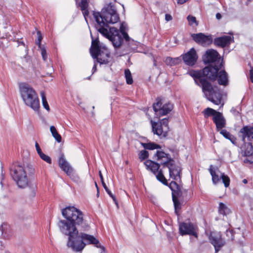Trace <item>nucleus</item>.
<instances>
[{
    "label": "nucleus",
    "instance_id": "nucleus-1",
    "mask_svg": "<svg viewBox=\"0 0 253 253\" xmlns=\"http://www.w3.org/2000/svg\"><path fill=\"white\" fill-rule=\"evenodd\" d=\"M65 219L60 220L58 223L59 230L63 234L68 236L67 246L74 251L80 252L85 244H93L100 248L104 252V248L99 244V241L93 236L79 232L77 226L83 231H87L89 226L84 219L82 212L74 207H68L62 210Z\"/></svg>",
    "mask_w": 253,
    "mask_h": 253
},
{
    "label": "nucleus",
    "instance_id": "nucleus-2",
    "mask_svg": "<svg viewBox=\"0 0 253 253\" xmlns=\"http://www.w3.org/2000/svg\"><path fill=\"white\" fill-rule=\"evenodd\" d=\"M92 15L95 21L94 27L96 30L107 38L115 49L120 47L122 39L118 29L108 26L109 24L116 23L120 20L115 5L109 3L102 9L101 12L92 11Z\"/></svg>",
    "mask_w": 253,
    "mask_h": 253
},
{
    "label": "nucleus",
    "instance_id": "nucleus-3",
    "mask_svg": "<svg viewBox=\"0 0 253 253\" xmlns=\"http://www.w3.org/2000/svg\"><path fill=\"white\" fill-rule=\"evenodd\" d=\"M153 159L157 162L151 160H147L144 164L147 169H150L154 173L158 172L156 177L158 180L164 184H167V179L164 176L162 169L159 170L161 165L163 168H168L169 170V176L175 180L180 179L181 171V167L177 165L170 156L162 151H157L154 155Z\"/></svg>",
    "mask_w": 253,
    "mask_h": 253
},
{
    "label": "nucleus",
    "instance_id": "nucleus-4",
    "mask_svg": "<svg viewBox=\"0 0 253 253\" xmlns=\"http://www.w3.org/2000/svg\"><path fill=\"white\" fill-rule=\"evenodd\" d=\"M34 173V168L28 164H16L11 169V176L20 188L28 186L29 181L27 175H32Z\"/></svg>",
    "mask_w": 253,
    "mask_h": 253
},
{
    "label": "nucleus",
    "instance_id": "nucleus-5",
    "mask_svg": "<svg viewBox=\"0 0 253 253\" xmlns=\"http://www.w3.org/2000/svg\"><path fill=\"white\" fill-rule=\"evenodd\" d=\"M20 92L21 97L26 105L30 107L35 112H39L40 100L35 90L29 84H20Z\"/></svg>",
    "mask_w": 253,
    "mask_h": 253
},
{
    "label": "nucleus",
    "instance_id": "nucleus-6",
    "mask_svg": "<svg viewBox=\"0 0 253 253\" xmlns=\"http://www.w3.org/2000/svg\"><path fill=\"white\" fill-rule=\"evenodd\" d=\"M188 73L194 78L195 83L202 87L203 91L206 97L210 96V94L215 89L206 79L201 78V73L200 72L192 70L189 71Z\"/></svg>",
    "mask_w": 253,
    "mask_h": 253
},
{
    "label": "nucleus",
    "instance_id": "nucleus-7",
    "mask_svg": "<svg viewBox=\"0 0 253 253\" xmlns=\"http://www.w3.org/2000/svg\"><path fill=\"white\" fill-rule=\"evenodd\" d=\"M203 63H223V59L218 52L213 49L207 50L202 57Z\"/></svg>",
    "mask_w": 253,
    "mask_h": 253
},
{
    "label": "nucleus",
    "instance_id": "nucleus-8",
    "mask_svg": "<svg viewBox=\"0 0 253 253\" xmlns=\"http://www.w3.org/2000/svg\"><path fill=\"white\" fill-rule=\"evenodd\" d=\"M209 65L204 68L202 71H197L201 73V78L209 79L210 81H215L217 78L219 68L216 64H209Z\"/></svg>",
    "mask_w": 253,
    "mask_h": 253
},
{
    "label": "nucleus",
    "instance_id": "nucleus-9",
    "mask_svg": "<svg viewBox=\"0 0 253 253\" xmlns=\"http://www.w3.org/2000/svg\"><path fill=\"white\" fill-rule=\"evenodd\" d=\"M162 102L159 99L157 102L153 104V108L157 117L166 115L169 113L173 109V105L170 103H166L162 107Z\"/></svg>",
    "mask_w": 253,
    "mask_h": 253
},
{
    "label": "nucleus",
    "instance_id": "nucleus-10",
    "mask_svg": "<svg viewBox=\"0 0 253 253\" xmlns=\"http://www.w3.org/2000/svg\"><path fill=\"white\" fill-rule=\"evenodd\" d=\"M127 29V27L126 24L125 22H123L121 24L120 29H118L119 34L121 35V39H122V42L121 44V46L123 43L124 40H125V41L127 42V49L128 48V46H130L129 44H130V42H132L133 43V46L131 47V48L132 50H135L136 49L137 43L131 40L129 37L128 34L126 32Z\"/></svg>",
    "mask_w": 253,
    "mask_h": 253
},
{
    "label": "nucleus",
    "instance_id": "nucleus-11",
    "mask_svg": "<svg viewBox=\"0 0 253 253\" xmlns=\"http://www.w3.org/2000/svg\"><path fill=\"white\" fill-rule=\"evenodd\" d=\"M191 37L196 43L203 46L209 45L212 42L211 36H206L202 33L193 34Z\"/></svg>",
    "mask_w": 253,
    "mask_h": 253
},
{
    "label": "nucleus",
    "instance_id": "nucleus-12",
    "mask_svg": "<svg viewBox=\"0 0 253 253\" xmlns=\"http://www.w3.org/2000/svg\"><path fill=\"white\" fill-rule=\"evenodd\" d=\"M179 229L180 233L182 235L188 234L193 235L196 237H197L196 226L190 222L180 223Z\"/></svg>",
    "mask_w": 253,
    "mask_h": 253
},
{
    "label": "nucleus",
    "instance_id": "nucleus-13",
    "mask_svg": "<svg viewBox=\"0 0 253 253\" xmlns=\"http://www.w3.org/2000/svg\"><path fill=\"white\" fill-rule=\"evenodd\" d=\"M182 60L184 63H196L198 56L195 49L192 47L184 54L181 55Z\"/></svg>",
    "mask_w": 253,
    "mask_h": 253
},
{
    "label": "nucleus",
    "instance_id": "nucleus-14",
    "mask_svg": "<svg viewBox=\"0 0 253 253\" xmlns=\"http://www.w3.org/2000/svg\"><path fill=\"white\" fill-rule=\"evenodd\" d=\"M241 149L242 155L248 157L245 161L248 162L250 163H253V149L252 144L251 143L245 142L241 147Z\"/></svg>",
    "mask_w": 253,
    "mask_h": 253
},
{
    "label": "nucleus",
    "instance_id": "nucleus-15",
    "mask_svg": "<svg viewBox=\"0 0 253 253\" xmlns=\"http://www.w3.org/2000/svg\"><path fill=\"white\" fill-rule=\"evenodd\" d=\"M210 239L211 243L214 246L216 252H217L224 245V242L219 232H211Z\"/></svg>",
    "mask_w": 253,
    "mask_h": 253
},
{
    "label": "nucleus",
    "instance_id": "nucleus-16",
    "mask_svg": "<svg viewBox=\"0 0 253 253\" xmlns=\"http://www.w3.org/2000/svg\"><path fill=\"white\" fill-rule=\"evenodd\" d=\"M91 38L92 39L91 45L90 48V53L93 59H97L99 56V52L101 48L99 45V41L98 38L94 39L91 34Z\"/></svg>",
    "mask_w": 253,
    "mask_h": 253
},
{
    "label": "nucleus",
    "instance_id": "nucleus-17",
    "mask_svg": "<svg viewBox=\"0 0 253 253\" xmlns=\"http://www.w3.org/2000/svg\"><path fill=\"white\" fill-rule=\"evenodd\" d=\"M233 41V37L230 36H223L215 38L214 40V43L217 46L224 47L230 45Z\"/></svg>",
    "mask_w": 253,
    "mask_h": 253
},
{
    "label": "nucleus",
    "instance_id": "nucleus-18",
    "mask_svg": "<svg viewBox=\"0 0 253 253\" xmlns=\"http://www.w3.org/2000/svg\"><path fill=\"white\" fill-rule=\"evenodd\" d=\"M208 99L215 105H220V107L224 105V101L222 100V96L221 93L215 89L211 94L210 96L207 97Z\"/></svg>",
    "mask_w": 253,
    "mask_h": 253
},
{
    "label": "nucleus",
    "instance_id": "nucleus-19",
    "mask_svg": "<svg viewBox=\"0 0 253 253\" xmlns=\"http://www.w3.org/2000/svg\"><path fill=\"white\" fill-rule=\"evenodd\" d=\"M1 238L4 240H9L13 235L10 226L6 223H2L0 227Z\"/></svg>",
    "mask_w": 253,
    "mask_h": 253
},
{
    "label": "nucleus",
    "instance_id": "nucleus-20",
    "mask_svg": "<svg viewBox=\"0 0 253 253\" xmlns=\"http://www.w3.org/2000/svg\"><path fill=\"white\" fill-rule=\"evenodd\" d=\"M59 166L68 175H71L72 174L73 168L64 159V156L63 154L61 155L59 159Z\"/></svg>",
    "mask_w": 253,
    "mask_h": 253
},
{
    "label": "nucleus",
    "instance_id": "nucleus-21",
    "mask_svg": "<svg viewBox=\"0 0 253 253\" xmlns=\"http://www.w3.org/2000/svg\"><path fill=\"white\" fill-rule=\"evenodd\" d=\"M212 120L215 123L218 130L225 126L226 121L221 113L218 112L215 116L213 117Z\"/></svg>",
    "mask_w": 253,
    "mask_h": 253
},
{
    "label": "nucleus",
    "instance_id": "nucleus-22",
    "mask_svg": "<svg viewBox=\"0 0 253 253\" xmlns=\"http://www.w3.org/2000/svg\"><path fill=\"white\" fill-rule=\"evenodd\" d=\"M153 131L154 134H156L159 136L165 137L167 134V128H165L164 129L163 126L158 124L157 123L153 122L152 120L151 121Z\"/></svg>",
    "mask_w": 253,
    "mask_h": 253
},
{
    "label": "nucleus",
    "instance_id": "nucleus-23",
    "mask_svg": "<svg viewBox=\"0 0 253 253\" xmlns=\"http://www.w3.org/2000/svg\"><path fill=\"white\" fill-rule=\"evenodd\" d=\"M240 132L242 134V140L244 142L246 137L249 140L253 139V127L244 126L240 129Z\"/></svg>",
    "mask_w": 253,
    "mask_h": 253
},
{
    "label": "nucleus",
    "instance_id": "nucleus-24",
    "mask_svg": "<svg viewBox=\"0 0 253 253\" xmlns=\"http://www.w3.org/2000/svg\"><path fill=\"white\" fill-rule=\"evenodd\" d=\"M110 57V52L107 49L103 48L99 52V56L96 59L97 63H108V58Z\"/></svg>",
    "mask_w": 253,
    "mask_h": 253
},
{
    "label": "nucleus",
    "instance_id": "nucleus-25",
    "mask_svg": "<svg viewBox=\"0 0 253 253\" xmlns=\"http://www.w3.org/2000/svg\"><path fill=\"white\" fill-rule=\"evenodd\" d=\"M88 6V3L87 0H81V1L79 3V6L81 8L85 20L87 24V17L89 14V11L87 9Z\"/></svg>",
    "mask_w": 253,
    "mask_h": 253
},
{
    "label": "nucleus",
    "instance_id": "nucleus-26",
    "mask_svg": "<svg viewBox=\"0 0 253 253\" xmlns=\"http://www.w3.org/2000/svg\"><path fill=\"white\" fill-rule=\"evenodd\" d=\"M217 77L219 84L225 86L228 84L227 74L224 71L218 72Z\"/></svg>",
    "mask_w": 253,
    "mask_h": 253
},
{
    "label": "nucleus",
    "instance_id": "nucleus-27",
    "mask_svg": "<svg viewBox=\"0 0 253 253\" xmlns=\"http://www.w3.org/2000/svg\"><path fill=\"white\" fill-rule=\"evenodd\" d=\"M182 56L181 55L179 57L172 58L170 57H167L164 60V61L165 63H180L182 61Z\"/></svg>",
    "mask_w": 253,
    "mask_h": 253
},
{
    "label": "nucleus",
    "instance_id": "nucleus-28",
    "mask_svg": "<svg viewBox=\"0 0 253 253\" xmlns=\"http://www.w3.org/2000/svg\"><path fill=\"white\" fill-rule=\"evenodd\" d=\"M50 130L51 131V133L53 136V137L55 139V140L58 142H60L61 141V135L58 133L56 128L54 126H52L50 127Z\"/></svg>",
    "mask_w": 253,
    "mask_h": 253
},
{
    "label": "nucleus",
    "instance_id": "nucleus-29",
    "mask_svg": "<svg viewBox=\"0 0 253 253\" xmlns=\"http://www.w3.org/2000/svg\"><path fill=\"white\" fill-rule=\"evenodd\" d=\"M220 133L226 138L229 139L232 143L235 144L236 143V138L227 130L221 129Z\"/></svg>",
    "mask_w": 253,
    "mask_h": 253
},
{
    "label": "nucleus",
    "instance_id": "nucleus-30",
    "mask_svg": "<svg viewBox=\"0 0 253 253\" xmlns=\"http://www.w3.org/2000/svg\"><path fill=\"white\" fill-rule=\"evenodd\" d=\"M219 212L220 214L226 215L230 212V211L223 203H220Z\"/></svg>",
    "mask_w": 253,
    "mask_h": 253
},
{
    "label": "nucleus",
    "instance_id": "nucleus-31",
    "mask_svg": "<svg viewBox=\"0 0 253 253\" xmlns=\"http://www.w3.org/2000/svg\"><path fill=\"white\" fill-rule=\"evenodd\" d=\"M141 145L145 149L149 150H153L160 148L159 145L155 144V143H141Z\"/></svg>",
    "mask_w": 253,
    "mask_h": 253
},
{
    "label": "nucleus",
    "instance_id": "nucleus-32",
    "mask_svg": "<svg viewBox=\"0 0 253 253\" xmlns=\"http://www.w3.org/2000/svg\"><path fill=\"white\" fill-rule=\"evenodd\" d=\"M204 115L205 117L206 118H208V117L210 116H215L217 114V113H218V112L215 111V110L211 108H207L204 111Z\"/></svg>",
    "mask_w": 253,
    "mask_h": 253
},
{
    "label": "nucleus",
    "instance_id": "nucleus-33",
    "mask_svg": "<svg viewBox=\"0 0 253 253\" xmlns=\"http://www.w3.org/2000/svg\"><path fill=\"white\" fill-rule=\"evenodd\" d=\"M212 166H211L210 171L211 174L212 176V182L214 184H215L220 180V178L219 177V176L216 174L215 172L212 169Z\"/></svg>",
    "mask_w": 253,
    "mask_h": 253
},
{
    "label": "nucleus",
    "instance_id": "nucleus-34",
    "mask_svg": "<svg viewBox=\"0 0 253 253\" xmlns=\"http://www.w3.org/2000/svg\"><path fill=\"white\" fill-rule=\"evenodd\" d=\"M125 75L126 83L129 84H132L133 83V79L130 71L128 69H126L125 70Z\"/></svg>",
    "mask_w": 253,
    "mask_h": 253
},
{
    "label": "nucleus",
    "instance_id": "nucleus-35",
    "mask_svg": "<svg viewBox=\"0 0 253 253\" xmlns=\"http://www.w3.org/2000/svg\"><path fill=\"white\" fill-rule=\"evenodd\" d=\"M41 94L42 99V105L43 106V107L46 110L49 111L50 110V108L48 106V103L46 101V97L44 94V93L43 91H42L41 92Z\"/></svg>",
    "mask_w": 253,
    "mask_h": 253
},
{
    "label": "nucleus",
    "instance_id": "nucleus-36",
    "mask_svg": "<svg viewBox=\"0 0 253 253\" xmlns=\"http://www.w3.org/2000/svg\"><path fill=\"white\" fill-rule=\"evenodd\" d=\"M104 188L105 189L106 191L107 192V193L109 195V196L112 198L113 200L114 201V202H115V204L116 205V206L117 207H118V202H117V201L115 198V197L114 196V195H113V194L111 193V192L109 190V189H108V188L107 187V186H106V184L105 183V182H103V184H102Z\"/></svg>",
    "mask_w": 253,
    "mask_h": 253
},
{
    "label": "nucleus",
    "instance_id": "nucleus-37",
    "mask_svg": "<svg viewBox=\"0 0 253 253\" xmlns=\"http://www.w3.org/2000/svg\"><path fill=\"white\" fill-rule=\"evenodd\" d=\"M187 19L188 21V23L189 25L193 26L195 24V26H197L198 25V23L196 20V18L195 17L192 15H188L187 17Z\"/></svg>",
    "mask_w": 253,
    "mask_h": 253
},
{
    "label": "nucleus",
    "instance_id": "nucleus-38",
    "mask_svg": "<svg viewBox=\"0 0 253 253\" xmlns=\"http://www.w3.org/2000/svg\"><path fill=\"white\" fill-rule=\"evenodd\" d=\"M37 39L36 40L35 42L39 48L42 47L43 46H42V44H41V42L42 40V33L40 31H38L37 32Z\"/></svg>",
    "mask_w": 253,
    "mask_h": 253
},
{
    "label": "nucleus",
    "instance_id": "nucleus-39",
    "mask_svg": "<svg viewBox=\"0 0 253 253\" xmlns=\"http://www.w3.org/2000/svg\"><path fill=\"white\" fill-rule=\"evenodd\" d=\"M220 178L222 179L225 187H228L230 184V179L229 177L227 175H225L224 173H222Z\"/></svg>",
    "mask_w": 253,
    "mask_h": 253
},
{
    "label": "nucleus",
    "instance_id": "nucleus-40",
    "mask_svg": "<svg viewBox=\"0 0 253 253\" xmlns=\"http://www.w3.org/2000/svg\"><path fill=\"white\" fill-rule=\"evenodd\" d=\"M149 153L146 150H141L139 153V159L141 161L147 159L148 157Z\"/></svg>",
    "mask_w": 253,
    "mask_h": 253
},
{
    "label": "nucleus",
    "instance_id": "nucleus-41",
    "mask_svg": "<svg viewBox=\"0 0 253 253\" xmlns=\"http://www.w3.org/2000/svg\"><path fill=\"white\" fill-rule=\"evenodd\" d=\"M172 200L174 205L175 211L177 213V210H179L181 208L180 203L178 202L176 198L173 195L172 196Z\"/></svg>",
    "mask_w": 253,
    "mask_h": 253
},
{
    "label": "nucleus",
    "instance_id": "nucleus-42",
    "mask_svg": "<svg viewBox=\"0 0 253 253\" xmlns=\"http://www.w3.org/2000/svg\"><path fill=\"white\" fill-rule=\"evenodd\" d=\"M39 156H40V158L42 160L45 161L46 162H47L48 164L51 163V160L48 156L45 155V154H44L42 152V153H41L40 154H39Z\"/></svg>",
    "mask_w": 253,
    "mask_h": 253
},
{
    "label": "nucleus",
    "instance_id": "nucleus-43",
    "mask_svg": "<svg viewBox=\"0 0 253 253\" xmlns=\"http://www.w3.org/2000/svg\"><path fill=\"white\" fill-rule=\"evenodd\" d=\"M40 48L41 50V54L43 60L44 61H46V59L47 58V55L46 54L45 48L44 47Z\"/></svg>",
    "mask_w": 253,
    "mask_h": 253
},
{
    "label": "nucleus",
    "instance_id": "nucleus-44",
    "mask_svg": "<svg viewBox=\"0 0 253 253\" xmlns=\"http://www.w3.org/2000/svg\"><path fill=\"white\" fill-rule=\"evenodd\" d=\"M160 124L164 126L167 129H168V120L167 119L165 118L162 120Z\"/></svg>",
    "mask_w": 253,
    "mask_h": 253
},
{
    "label": "nucleus",
    "instance_id": "nucleus-45",
    "mask_svg": "<svg viewBox=\"0 0 253 253\" xmlns=\"http://www.w3.org/2000/svg\"><path fill=\"white\" fill-rule=\"evenodd\" d=\"M35 146H36V148L37 153H38L39 155L42 152L40 147L39 144L37 142L36 143Z\"/></svg>",
    "mask_w": 253,
    "mask_h": 253
},
{
    "label": "nucleus",
    "instance_id": "nucleus-46",
    "mask_svg": "<svg viewBox=\"0 0 253 253\" xmlns=\"http://www.w3.org/2000/svg\"><path fill=\"white\" fill-rule=\"evenodd\" d=\"M250 78L251 82L253 83V67H251V69L250 71Z\"/></svg>",
    "mask_w": 253,
    "mask_h": 253
},
{
    "label": "nucleus",
    "instance_id": "nucleus-47",
    "mask_svg": "<svg viewBox=\"0 0 253 253\" xmlns=\"http://www.w3.org/2000/svg\"><path fill=\"white\" fill-rule=\"evenodd\" d=\"M172 17L170 14H165V20L167 21H169L172 20Z\"/></svg>",
    "mask_w": 253,
    "mask_h": 253
},
{
    "label": "nucleus",
    "instance_id": "nucleus-48",
    "mask_svg": "<svg viewBox=\"0 0 253 253\" xmlns=\"http://www.w3.org/2000/svg\"><path fill=\"white\" fill-rule=\"evenodd\" d=\"M188 0H177V2L179 4H182L186 2Z\"/></svg>",
    "mask_w": 253,
    "mask_h": 253
},
{
    "label": "nucleus",
    "instance_id": "nucleus-49",
    "mask_svg": "<svg viewBox=\"0 0 253 253\" xmlns=\"http://www.w3.org/2000/svg\"><path fill=\"white\" fill-rule=\"evenodd\" d=\"M99 176H100V179L101 181L102 184H103V182H104V181L103 180V177L102 174L100 171H99Z\"/></svg>",
    "mask_w": 253,
    "mask_h": 253
},
{
    "label": "nucleus",
    "instance_id": "nucleus-50",
    "mask_svg": "<svg viewBox=\"0 0 253 253\" xmlns=\"http://www.w3.org/2000/svg\"><path fill=\"white\" fill-rule=\"evenodd\" d=\"M216 18L217 19H218V20L221 19V14L219 13H217L216 14Z\"/></svg>",
    "mask_w": 253,
    "mask_h": 253
},
{
    "label": "nucleus",
    "instance_id": "nucleus-51",
    "mask_svg": "<svg viewBox=\"0 0 253 253\" xmlns=\"http://www.w3.org/2000/svg\"><path fill=\"white\" fill-rule=\"evenodd\" d=\"M96 69V65H94V66H93V67L92 68V70H93V73H92V74H93L94 72H95Z\"/></svg>",
    "mask_w": 253,
    "mask_h": 253
},
{
    "label": "nucleus",
    "instance_id": "nucleus-52",
    "mask_svg": "<svg viewBox=\"0 0 253 253\" xmlns=\"http://www.w3.org/2000/svg\"><path fill=\"white\" fill-rule=\"evenodd\" d=\"M243 182L244 183H245V184H246V183H247L248 181H247V179H244L243 180Z\"/></svg>",
    "mask_w": 253,
    "mask_h": 253
},
{
    "label": "nucleus",
    "instance_id": "nucleus-53",
    "mask_svg": "<svg viewBox=\"0 0 253 253\" xmlns=\"http://www.w3.org/2000/svg\"><path fill=\"white\" fill-rule=\"evenodd\" d=\"M97 196L98 197L99 195V189L97 190Z\"/></svg>",
    "mask_w": 253,
    "mask_h": 253
},
{
    "label": "nucleus",
    "instance_id": "nucleus-54",
    "mask_svg": "<svg viewBox=\"0 0 253 253\" xmlns=\"http://www.w3.org/2000/svg\"><path fill=\"white\" fill-rule=\"evenodd\" d=\"M35 195H36V192H35V191H33V196H35Z\"/></svg>",
    "mask_w": 253,
    "mask_h": 253
},
{
    "label": "nucleus",
    "instance_id": "nucleus-55",
    "mask_svg": "<svg viewBox=\"0 0 253 253\" xmlns=\"http://www.w3.org/2000/svg\"><path fill=\"white\" fill-rule=\"evenodd\" d=\"M95 186H96V188H97V190L99 189H98V186H97V185L96 182H95Z\"/></svg>",
    "mask_w": 253,
    "mask_h": 253
},
{
    "label": "nucleus",
    "instance_id": "nucleus-56",
    "mask_svg": "<svg viewBox=\"0 0 253 253\" xmlns=\"http://www.w3.org/2000/svg\"><path fill=\"white\" fill-rule=\"evenodd\" d=\"M176 184V183H175V182H171V184Z\"/></svg>",
    "mask_w": 253,
    "mask_h": 253
},
{
    "label": "nucleus",
    "instance_id": "nucleus-57",
    "mask_svg": "<svg viewBox=\"0 0 253 253\" xmlns=\"http://www.w3.org/2000/svg\"><path fill=\"white\" fill-rule=\"evenodd\" d=\"M89 17V18H90V16H89V15L87 16V18Z\"/></svg>",
    "mask_w": 253,
    "mask_h": 253
}]
</instances>
